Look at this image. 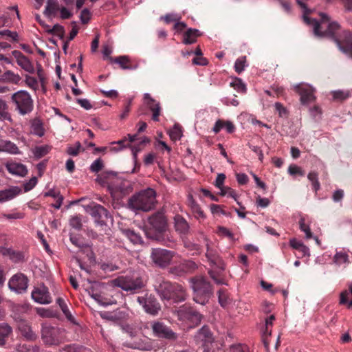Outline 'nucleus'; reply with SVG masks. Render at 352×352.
<instances>
[{"instance_id": "nucleus-28", "label": "nucleus", "mask_w": 352, "mask_h": 352, "mask_svg": "<svg viewBox=\"0 0 352 352\" xmlns=\"http://www.w3.org/2000/svg\"><path fill=\"white\" fill-rule=\"evenodd\" d=\"M115 176L116 175L113 172H102L98 175L96 181L103 186H107L109 188H111L112 179H114Z\"/></svg>"}, {"instance_id": "nucleus-58", "label": "nucleus", "mask_w": 352, "mask_h": 352, "mask_svg": "<svg viewBox=\"0 0 352 352\" xmlns=\"http://www.w3.org/2000/svg\"><path fill=\"white\" fill-rule=\"evenodd\" d=\"M220 190H221V192H220L221 195L230 197L236 201L237 194L236 193L234 190H233L232 188L228 187V186H224V187L221 188Z\"/></svg>"}, {"instance_id": "nucleus-14", "label": "nucleus", "mask_w": 352, "mask_h": 352, "mask_svg": "<svg viewBox=\"0 0 352 352\" xmlns=\"http://www.w3.org/2000/svg\"><path fill=\"white\" fill-rule=\"evenodd\" d=\"M195 340L197 344L208 348L214 341V337L210 329L204 326L195 335Z\"/></svg>"}, {"instance_id": "nucleus-29", "label": "nucleus", "mask_w": 352, "mask_h": 352, "mask_svg": "<svg viewBox=\"0 0 352 352\" xmlns=\"http://www.w3.org/2000/svg\"><path fill=\"white\" fill-rule=\"evenodd\" d=\"M0 80L3 82L17 85L21 81V77L18 74H15L11 70H8L1 76Z\"/></svg>"}, {"instance_id": "nucleus-48", "label": "nucleus", "mask_w": 352, "mask_h": 352, "mask_svg": "<svg viewBox=\"0 0 352 352\" xmlns=\"http://www.w3.org/2000/svg\"><path fill=\"white\" fill-rule=\"evenodd\" d=\"M246 56H241L237 58L234 64V69L237 74H241L246 66Z\"/></svg>"}, {"instance_id": "nucleus-40", "label": "nucleus", "mask_w": 352, "mask_h": 352, "mask_svg": "<svg viewBox=\"0 0 352 352\" xmlns=\"http://www.w3.org/2000/svg\"><path fill=\"white\" fill-rule=\"evenodd\" d=\"M47 32L50 34L56 35L62 40L65 38V29L63 26L59 24H56L52 29L47 30Z\"/></svg>"}, {"instance_id": "nucleus-9", "label": "nucleus", "mask_w": 352, "mask_h": 352, "mask_svg": "<svg viewBox=\"0 0 352 352\" xmlns=\"http://www.w3.org/2000/svg\"><path fill=\"white\" fill-rule=\"evenodd\" d=\"M151 326L153 334L156 338L168 341H175L178 338V334L161 321H154Z\"/></svg>"}, {"instance_id": "nucleus-36", "label": "nucleus", "mask_w": 352, "mask_h": 352, "mask_svg": "<svg viewBox=\"0 0 352 352\" xmlns=\"http://www.w3.org/2000/svg\"><path fill=\"white\" fill-rule=\"evenodd\" d=\"M31 128L32 132L39 137H42L45 133L43 123L38 118H34L32 120Z\"/></svg>"}, {"instance_id": "nucleus-5", "label": "nucleus", "mask_w": 352, "mask_h": 352, "mask_svg": "<svg viewBox=\"0 0 352 352\" xmlns=\"http://www.w3.org/2000/svg\"><path fill=\"white\" fill-rule=\"evenodd\" d=\"M190 282L193 291V300L196 303L206 305L213 295V289L210 282L203 276L193 277Z\"/></svg>"}, {"instance_id": "nucleus-52", "label": "nucleus", "mask_w": 352, "mask_h": 352, "mask_svg": "<svg viewBox=\"0 0 352 352\" xmlns=\"http://www.w3.org/2000/svg\"><path fill=\"white\" fill-rule=\"evenodd\" d=\"M224 352H250L248 347L244 344H233Z\"/></svg>"}, {"instance_id": "nucleus-17", "label": "nucleus", "mask_w": 352, "mask_h": 352, "mask_svg": "<svg viewBox=\"0 0 352 352\" xmlns=\"http://www.w3.org/2000/svg\"><path fill=\"white\" fill-rule=\"evenodd\" d=\"M294 90L300 95L302 104H307L314 100V89L307 85H298Z\"/></svg>"}, {"instance_id": "nucleus-3", "label": "nucleus", "mask_w": 352, "mask_h": 352, "mask_svg": "<svg viewBox=\"0 0 352 352\" xmlns=\"http://www.w3.org/2000/svg\"><path fill=\"white\" fill-rule=\"evenodd\" d=\"M156 203V192L151 188L134 194L128 201L129 208L137 212H148L155 207Z\"/></svg>"}, {"instance_id": "nucleus-10", "label": "nucleus", "mask_w": 352, "mask_h": 352, "mask_svg": "<svg viewBox=\"0 0 352 352\" xmlns=\"http://www.w3.org/2000/svg\"><path fill=\"white\" fill-rule=\"evenodd\" d=\"M175 252L162 248H153L151 252L152 261L158 267L164 268L170 264Z\"/></svg>"}, {"instance_id": "nucleus-39", "label": "nucleus", "mask_w": 352, "mask_h": 352, "mask_svg": "<svg viewBox=\"0 0 352 352\" xmlns=\"http://www.w3.org/2000/svg\"><path fill=\"white\" fill-rule=\"evenodd\" d=\"M3 152L13 155L20 153L17 146L11 141L6 140H3Z\"/></svg>"}, {"instance_id": "nucleus-37", "label": "nucleus", "mask_w": 352, "mask_h": 352, "mask_svg": "<svg viewBox=\"0 0 352 352\" xmlns=\"http://www.w3.org/2000/svg\"><path fill=\"white\" fill-rule=\"evenodd\" d=\"M307 178L311 182L312 189L316 194L320 188V184L318 180V173L316 171H311L308 174Z\"/></svg>"}, {"instance_id": "nucleus-34", "label": "nucleus", "mask_w": 352, "mask_h": 352, "mask_svg": "<svg viewBox=\"0 0 352 352\" xmlns=\"http://www.w3.org/2000/svg\"><path fill=\"white\" fill-rule=\"evenodd\" d=\"M56 303L60 307L66 318L71 322L75 323L74 318L69 311V308L65 300L62 298H58L56 300Z\"/></svg>"}, {"instance_id": "nucleus-20", "label": "nucleus", "mask_w": 352, "mask_h": 352, "mask_svg": "<svg viewBox=\"0 0 352 352\" xmlns=\"http://www.w3.org/2000/svg\"><path fill=\"white\" fill-rule=\"evenodd\" d=\"M109 60L111 63L119 64L123 69L135 70L138 67V63L132 61L127 56L109 57Z\"/></svg>"}, {"instance_id": "nucleus-57", "label": "nucleus", "mask_w": 352, "mask_h": 352, "mask_svg": "<svg viewBox=\"0 0 352 352\" xmlns=\"http://www.w3.org/2000/svg\"><path fill=\"white\" fill-rule=\"evenodd\" d=\"M219 302L222 307H225L228 303V296L225 289H221L218 292Z\"/></svg>"}, {"instance_id": "nucleus-55", "label": "nucleus", "mask_w": 352, "mask_h": 352, "mask_svg": "<svg viewBox=\"0 0 352 352\" xmlns=\"http://www.w3.org/2000/svg\"><path fill=\"white\" fill-rule=\"evenodd\" d=\"M138 134L135 135H128V138H124V139L119 140L118 144H120L122 147H125L126 146H129L131 143H133L138 140Z\"/></svg>"}, {"instance_id": "nucleus-15", "label": "nucleus", "mask_w": 352, "mask_h": 352, "mask_svg": "<svg viewBox=\"0 0 352 352\" xmlns=\"http://www.w3.org/2000/svg\"><path fill=\"white\" fill-rule=\"evenodd\" d=\"M91 214L95 221L100 226L106 225L109 218H111L108 210L99 204H96L91 208Z\"/></svg>"}, {"instance_id": "nucleus-13", "label": "nucleus", "mask_w": 352, "mask_h": 352, "mask_svg": "<svg viewBox=\"0 0 352 352\" xmlns=\"http://www.w3.org/2000/svg\"><path fill=\"white\" fill-rule=\"evenodd\" d=\"M32 298L39 304L47 305L52 302V298L47 287L43 284L35 287L31 294Z\"/></svg>"}, {"instance_id": "nucleus-53", "label": "nucleus", "mask_w": 352, "mask_h": 352, "mask_svg": "<svg viewBox=\"0 0 352 352\" xmlns=\"http://www.w3.org/2000/svg\"><path fill=\"white\" fill-rule=\"evenodd\" d=\"M299 226L301 231L304 232L306 234L307 239L312 238V232L310 230V228L308 225L306 224L305 220L304 218H301L299 221Z\"/></svg>"}, {"instance_id": "nucleus-54", "label": "nucleus", "mask_w": 352, "mask_h": 352, "mask_svg": "<svg viewBox=\"0 0 352 352\" xmlns=\"http://www.w3.org/2000/svg\"><path fill=\"white\" fill-rule=\"evenodd\" d=\"M161 20H163L166 23L169 24L172 22H177L181 19V16L177 14H167L165 16L160 17Z\"/></svg>"}, {"instance_id": "nucleus-12", "label": "nucleus", "mask_w": 352, "mask_h": 352, "mask_svg": "<svg viewBox=\"0 0 352 352\" xmlns=\"http://www.w3.org/2000/svg\"><path fill=\"white\" fill-rule=\"evenodd\" d=\"M28 278L22 273L14 274L8 282L9 288L17 294L25 292L28 289Z\"/></svg>"}, {"instance_id": "nucleus-46", "label": "nucleus", "mask_w": 352, "mask_h": 352, "mask_svg": "<svg viewBox=\"0 0 352 352\" xmlns=\"http://www.w3.org/2000/svg\"><path fill=\"white\" fill-rule=\"evenodd\" d=\"M230 87H233L238 92L245 93L246 91V86L243 82L241 79L236 78L232 82H230Z\"/></svg>"}, {"instance_id": "nucleus-63", "label": "nucleus", "mask_w": 352, "mask_h": 352, "mask_svg": "<svg viewBox=\"0 0 352 352\" xmlns=\"http://www.w3.org/2000/svg\"><path fill=\"white\" fill-rule=\"evenodd\" d=\"M93 296L97 301L105 305H112L114 303V300L111 298H104L100 294H96Z\"/></svg>"}, {"instance_id": "nucleus-45", "label": "nucleus", "mask_w": 352, "mask_h": 352, "mask_svg": "<svg viewBox=\"0 0 352 352\" xmlns=\"http://www.w3.org/2000/svg\"><path fill=\"white\" fill-rule=\"evenodd\" d=\"M144 99L145 100V102L151 111L160 107V103L151 98L149 94H144Z\"/></svg>"}, {"instance_id": "nucleus-50", "label": "nucleus", "mask_w": 352, "mask_h": 352, "mask_svg": "<svg viewBox=\"0 0 352 352\" xmlns=\"http://www.w3.org/2000/svg\"><path fill=\"white\" fill-rule=\"evenodd\" d=\"M169 136L172 140L176 141L182 137L181 127L178 124H175L173 128L169 131Z\"/></svg>"}, {"instance_id": "nucleus-6", "label": "nucleus", "mask_w": 352, "mask_h": 352, "mask_svg": "<svg viewBox=\"0 0 352 352\" xmlns=\"http://www.w3.org/2000/svg\"><path fill=\"white\" fill-rule=\"evenodd\" d=\"M10 100L14 111L20 116L29 115L34 109V100L27 91L19 90L14 93Z\"/></svg>"}, {"instance_id": "nucleus-32", "label": "nucleus", "mask_w": 352, "mask_h": 352, "mask_svg": "<svg viewBox=\"0 0 352 352\" xmlns=\"http://www.w3.org/2000/svg\"><path fill=\"white\" fill-rule=\"evenodd\" d=\"M183 243L184 248L192 255H198L202 252L201 247L199 244L193 243L187 239H184Z\"/></svg>"}, {"instance_id": "nucleus-7", "label": "nucleus", "mask_w": 352, "mask_h": 352, "mask_svg": "<svg viewBox=\"0 0 352 352\" xmlns=\"http://www.w3.org/2000/svg\"><path fill=\"white\" fill-rule=\"evenodd\" d=\"M177 316L179 321L190 328L197 326L202 319V315L190 306L184 305L177 311Z\"/></svg>"}, {"instance_id": "nucleus-31", "label": "nucleus", "mask_w": 352, "mask_h": 352, "mask_svg": "<svg viewBox=\"0 0 352 352\" xmlns=\"http://www.w3.org/2000/svg\"><path fill=\"white\" fill-rule=\"evenodd\" d=\"M59 351L60 352H93L89 348L76 344H66Z\"/></svg>"}, {"instance_id": "nucleus-26", "label": "nucleus", "mask_w": 352, "mask_h": 352, "mask_svg": "<svg viewBox=\"0 0 352 352\" xmlns=\"http://www.w3.org/2000/svg\"><path fill=\"white\" fill-rule=\"evenodd\" d=\"M6 168L8 172L13 175L25 176L28 173L25 166L20 163H9L6 165Z\"/></svg>"}, {"instance_id": "nucleus-56", "label": "nucleus", "mask_w": 352, "mask_h": 352, "mask_svg": "<svg viewBox=\"0 0 352 352\" xmlns=\"http://www.w3.org/2000/svg\"><path fill=\"white\" fill-rule=\"evenodd\" d=\"M104 163L101 158H98L90 166V170L93 173H98L102 170Z\"/></svg>"}, {"instance_id": "nucleus-64", "label": "nucleus", "mask_w": 352, "mask_h": 352, "mask_svg": "<svg viewBox=\"0 0 352 352\" xmlns=\"http://www.w3.org/2000/svg\"><path fill=\"white\" fill-rule=\"evenodd\" d=\"M274 107L280 117H286L287 116V111L281 103L276 102Z\"/></svg>"}, {"instance_id": "nucleus-41", "label": "nucleus", "mask_w": 352, "mask_h": 352, "mask_svg": "<svg viewBox=\"0 0 352 352\" xmlns=\"http://www.w3.org/2000/svg\"><path fill=\"white\" fill-rule=\"evenodd\" d=\"M51 148L49 145L36 146L34 150V155L36 158H41L50 151Z\"/></svg>"}, {"instance_id": "nucleus-27", "label": "nucleus", "mask_w": 352, "mask_h": 352, "mask_svg": "<svg viewBox=\"0 0 352 352\" xmlns=\"http://www.w3.org/2000/svg\"><path fill=\"white\" fill-rule=\"evenodd\" d=\"M12 333V328L7 323L0 324V346L6 344L10 336Z\"/></svg>"}, {"instance_id": "nucleus-21", "label": "nucleus", "mask_w": 352, "mask_h": 352, "mask_svg": "<svg viewBox=\"0 0 352 352\" xmlns=\"http://www.w3.org/2000/svg\"><path fill=\"white\" fill-rule=\"evenodd\" d=\"M206 241V252L205 255L208 261L212 265H217L221 270H223V267L221 266L223 264L222 261L219 256L217 250L213 248L207 240Z\"/></svg>"}, {"instance_id": "nucleus-61", "label": "nucleus", "mask_w": 352, "mask_h": 352, "mask_svg": "<svg viewBox=\"0 0 352 352\" xmlns=\"http://www.w3.org/2000/svg\"><path fill=\"white\" fill-rule=\"evenodd\" d=\"M348 296L349 292L347 290H344L343 292H342L340 295V304H347L348 308H352V299L350 301H349Z\"/></svg>"}, {"instance_id": "nucleus-51", "label": "nucleus", "mask_w": 352, "mask_h": 352, "mask_svg": "<svg viewBox=\"0 0 352 352\" xmlns=\"http://www.w3.org/2000/svg\"><path fill=\"white\" fill-rule=\"evenodd\" d=\"M84 148L82 147L81 144L79 142H76L74 146H69L67 148V153L72 156H77L80 152L84 151Z\"/></svg>"}, {"instance_id": "nucleus-16", "label": "nucleus", "mask_w": 352, "mask_h": 352, "mask_svg": "<svg viewBox=\"0 0 352 352\" xmlns=\"http://www.w3.org/2000/svg\"><path fill=\"white\" fill-rule=\"evenodd\" d=\"M57 330L52 327L43 326L41 329V339L48 346L57 345L59 342L57 338Z\"/></svg>"}, {"instance_id": "nucleus-35", "label": "nucleus", "mask_w": 352, "mask_h": 352, "mask_svg": "<svg viewBox=\"0 0 352 352\" xmlns=\"http://www.w3.org/2000/svg\"><path fill=\"white\" fill-rule=\"evenodd\" d=\"M333 260L338 265L350 263L349 254L344 251L337 252L334 255Z\"/></svg>"}, {"instance_id": "nucleus-42", "label": "nucleus", "mask_w": 352, "mask_h": 352, "mask_svg": "<svg viewBox=\"0 0 352 352\" xmlns=\"http://www.w3.org/2000/svg\"><path fill=\"white\" fill-rule=\"evenodd\" d=\"M82 215L76 214L69 219V225L74 229L80 230L82 226Z\"/></svg>"}, {"instance_id": "nucleus-62", "label": "nucleus", "mask_w": 352, "mask_h": 352, "mask_svg": "<svg viewBox=\"0 0 352 352\" xmlns=\"http://www.w3.org/2000/svg\"><path fill=\"white\" fill-rule=\"evenodd\" d=\"M60 9L58 3L56 1L48 2L47 6L45 8V12L50 14H55L57 11Z\"/></svg>"}, {"instance_id": "nucleus-60", "label": "nucleus", "mask_w": 352, "mask_h": 352, "mask_svg": "<svg viewBox=\"0 0 352 352\" xmlns=\"http://www.w3.org/2000/svg\"><path fill=\"white\" fill-rule=\"evenodd\" d=\"M288 173L291 175H300V176L305 175L304 170H302V169L300 166H298L296 164H292L289 166Z\"/></svg>"}, {"instance_id": "nucleus-2", "label": "nucleus", "mask_w": 352, "mask_h": 352, "mask_svg": "<svg viewBox=\"0 0 352 352\" xmlns=\"http://www.w3.org/2000/svg\"><path fill=\"white\" fill-rule=\"evenodd\" d=\"M153 287L162 300L179 303L185 301L188 297V293L184 287L177 283L165 280L162 276L155 278Z\"/></svg>"}, {"instance_id": "nucleus-30", "label": "nucleus", "mask_w": 352, "mask_h": 352, "mask_svg": "<svg viewBox=\"0 0 352 352\" xmlns=\"http://www.w3.org/2000/svg\"><path fill=\"white\" fill-rule=\"evenodd\" d=\"M19 192V190L16 187L0 190V202H5L12 199Z\"/></svg>"}, {"instance_id": "nucleus-18", "label": "nucleus", "mask_w": 352, "mask_h": 352, "mask_svg": "<svg viewBox=\"0 0 352 352\" xmlns=\"http://www.w3.org/2000/svg\"><path fill=\"white\" fill-rule=\"evenodd\" d=\"M12 56L16 58L17 64L25 71L30 74L34 72V67L29 58L24 56L20 51L14 50Z\"/></svg>"}, {"instance_id": "nucleus-1", "label": "nucleus", "mask_w": 352, "mask_h": 352, "mask_svg": "<svg viewBox=\"0 0 352 352\" xmlns=\"http://www.w3.org/2000/svg\"><path fill=\"white\" fill-rule=\"evenodd\" d=\"M296 3L303 10V21L313 26V32L316 36H329L333 38L339 49L344 54L352 58V34L350 31L344 30L338 38L336 34L340 30V25L336 21H331L329 16L325 13L320 12V21L309 17L313 10L308 8L302 0H296Z\"/></svg>"}, {"instance_id": "nucleus-22", "label": "nucleus", "mask_w": 352, "mask_h": 352, "mask_svg": "<svg viewBox=\"0 0 352 352\" xmlns=\"http://www.w3.org/2000/svg\"><path fill=\"white\" fill-rule=\"evenodd\" d=\"M19 330L21 336L28 341H35L38 336L32 331L31 326L25 321L19 324Z\"/></svg>"}, {"instance_id": "nucleus-38", "label": "nucleus", "mask_w": 352, "mask_h": 352, "mask_svg": "<svg viewBox=\"0 0 352 352\" xmlns=\"http://www.w3.org/2000/svg\"><path fill=\"white\" fill-rule=\"evenodd\" d=\"M0 120H11V116L8 112V105L5 100L0 98Z\"/></svg>"}, {"instance_id": "nucleus-4", "label": "nucleus", "mask_w": 352, "mask_h": 352, "mask_svg": "<svg viewBox=\"0 0 352 352\" xmlns=\"http://www.w3.org/2000/svg\"><path fill=\"white\" fill-rule=\"evenodd\" d=\"M167 226V221L162 212H157L148 219V224L144 227V232L147 238L164 242L162 236Z\"/></svg>"}, {"instance_id": "nucleus-33", "label": "nucleus", "mask_w": 352, "mask_h": 352, "mask_svg": "<svg viewBox=\"0 0 352 352\" xmlns=\"http://www.w3.org/2000/svg\"><path fill=\"white\" fill-rule=\"evenodd\" d=\"M125 236L134 245H142L144 240L139 233L132 230H126L124 232Z\"/></svg>"}, {"instance_id": "nucleus-43", "label": "nucleus", "mask_w": 352, "mask_h": 352, "mask_svg": "<svg viewBox=\"0 0 352 352\" xmlns=\"http://www.w3.org/2000/svg\"><path fill=\"white\" fill-rule=\"evenodd\" d=\"M331 95L334 100L344 101L349 98L351 96L349 91L337 90L331 92Z\"/></svg>"}, {"instance_id": "nucleus-25", "label": "nucleus", "mask_w": 352, "mask_h": 352, "mask_svg": "<svg viewBox=\"0 0 352 352\" xmlns=\"http://www.w3.org/2000/svg\"><path fill=\"white\" fill-rule=\"evenodd\" d=\"M0 254L3 256H8L12 261L14 263H19L23 259V255L21 252L15 251L11 248L1 247Z\"/></svg>"}, {"instance_id": "nucleus-11", "label": "nucleus", "mask_w": 352, "mask_h": 352, "mask_svg": "<svg viewBox=\"0 0 352 352\" xmlns=\"http://www.w3.org/2000/svg\"><path fill=\"white\" fill-rule=\"evenodd\" d=\"M137 301L143 307L144 311L151 315L156 316L161 309V306L157 300L148 293L144 296H138Z\"/></svg>"}, {"instance_id": "nucleus-19", "label": "nucleus", "mask_w": 352, "mask_h": 352, "mask_svg": "<svg viewBox=\"0 0 352 352\" xmlns=\"http://www.w3.org/2000/svg\"><path fill=\"white\" fill-rule=\"evenodd\" d=\"M187 204L195 219L199 221H204L206 218L204 211L191 195L188 196Z\"/></svg>"}, {"instance_id": "nucleus-8", "label": "nucleus", "mask_w": 352, "mask_h": 352, "mask_svg": "<svg viewBox=\"0 0 352 352\" xmlns=\"http://www.w3.org/2000/svg\"><path fill=\"white\" fill-rule=\"evenodd\" d=\"M112 283L113 285L131 293H136L145 286L144 281L140 276H122L113 280Z\"/></svg>"}, {"instance_id": "nucleus-44", "label": "nucleus", "mask_w": 352, "mask_h": 352, "mask_svg": "<svg viewBox=\"0 0 352 352\" xmlns=\"http://www.w3.org/2000/svg\"><path fill=\"white\" fill-rule=\"evenodd\" d=\"M178 267L181 272L187 273L194 271L197 268V265L192 261H185Z\"/></svg>"}, {"instance_id": "nucleus-23", "label": "nucleus", "mask_w": 352, "mask_h": 352, "mask_svg": "<svg viewBox=\"0 0 352 352\" xmlns=\"http://www.w3.org/2000/svg\"><path fill=\"white\" fill-rule=\"evenodd\" d=\"M175 228L180 235H186L190 230L188 221L181 215L177 214L174 218Z\"/></svg>"}, {"instance_id": "nucleus-59", "label": "nucleus", "mask_w": 352, "mask_h": 352, "mask_svg": "<svg viewBox=\"0 0 352 352\" xmlns=\"http://www.w3.org/2000/svg\"><path fill=\"white\" fill-rule=\"evenodd\" d=\"M149 140L147 138H144L143 140H141L140 144L138 145H135L132 147V152L133 155V159L135 163V165L137 164V153L140 152L142 150V146H144L146 143L148 142Z\"/></svg>"}, {"instance_id": "nucleus-24", "label": "nucleus", "mask_w": 352, "mask_h": 352, "mask_svg": "<svg viewBox=\"0 0 352 352\" xmlns=\"http://www.w3.org/2000/svg\"><path fill=\"white\" fill-rule=\"evenodd\" d=\"M201 35V33L199 30L188 28L183 34L182 43L185 45L193 44Z\"/></svg>"}, {"instance_id": "nucleus-47", "label": "nucleus", "mask_w": 352, "mask_h": 352, "mask_svg": "<svg viewBox=\"0 0 352 352\" xmlns=\"http://www.w3.org/2000/svg\"><path fill=\"white\" fill-rule=\"evenodd\" d=\"M1 36H6L7 39L13 42L19 41V35L16 32H12L9 30H4L0 31Z\"/></svg>"}, {"instance_id": "nucleus-49", "label": "nucleus", "mask_w": 352, "mask_h": 352, "mask_svg": "<svg viewBox=\"0 0 352 352\" xmlns=\"http://www.w3.org/2000/svg\"><path fill=\"white\" fill-rule=\"evenodd\" d=\"M70 241L73 245L76 247L78 248L81 250H84L89 248V245L85 243L82 240L77 236L71 235L70 236Z\"/></svg>"}]
</instances>
